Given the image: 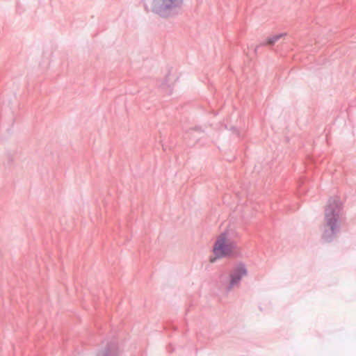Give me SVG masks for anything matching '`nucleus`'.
Masks as SVG:
<instances>
[{
    "label": "nucleus",
    "mask_w": 356,
    "mask_h": 356,
    "mask_svg": "<svg viewBox=\"0 0 356 356\" xmlns=\"http://www.w3.org/2000/svg\"><path fill=\"white\" fill-rule=\"evenodd\" d=\"M239 234L234 224H228L216 238L212 248L213 257L209 259L213 263L218 259L233 257L240 254L238 245Z\"/></svg>",
    "instance_id": "f257e3e1"
},
{
    "label": "nucleus",
    "mask_w": 356,
    "mask_h": 356,
    "mask_svg": "<svg viewBox=\"0 0 356 356\" xmlns=\"http://www.w3.org/2000/svg\"><path fill=\"white\" fill-rule=\"evenodd\" d=\"M181 3V0H155L154 10L160 15H165V13Z\"/></svg>",
    "instance_id": "f03ea898"
},
{
    "label": "nucleus",
    "mask_w": 356,
    "mask_h": 356,
    "mask_svg": "<svg viewBox=\"0 0 356 356\" xmlns=\"http://www.w3.org/2000/svg\"><path fill=\"white\" fill-rule=\"evenodd\" d=\"M339 208L336 207L335 209L328 207L325 211V218L327 224L330 227L332 234H334V229L337 227V222L339 216Z\"/></svg>",
    "instance_id": "7ed1b4c3"
},
{
    "label": "nucleus",
    "mask_w": 356,
    "mask_h": 356,
    "mask_svg": "<svg viewBox=\"0 0 356 356\" xmlns=\"http://www.w3.org/2000/svg\"><path fill=\"white\" fill-rule=\"evenodd\" d=\"M246 273L247 271L244 266H240L236 268L230 274L229 282L227 286V289L230 290L237 285Z\"/></svg>",
    "instance_id": "20e7f679"
},
{
    "label": "nucleus",
    "mask_w": 356,
    "mask_h": 356,
    "mask_svg": "<svg viewBox=\"0 0 356 356\" xmlns=\"http://www.w3.org/2000/svg\"><path fill=\"white\" fill-rule=\"evenodd\" d=\"M285 35L284 33L277 34L273 36H270L266 39V40L263 43V45H273L278 40Z\"/></svg>",
    "instance_id": "39448f33"
},
{
    "label": "nucleus",
    "mask_w": 356,
    "mask_h": 356,
    "mask_svg": "<svg viewBox=\"0 0 356 356\" xmlns=\"http://www.w3.org/2000/svg\"><path fill=\"white\" fill-rule=\"evenodd\" d=\"M323 238L327 241H329L330 239V237H329L325 233L323 234Z\"/></svg>",
    "instance_id": "423d86ee"
}]
</instances>
